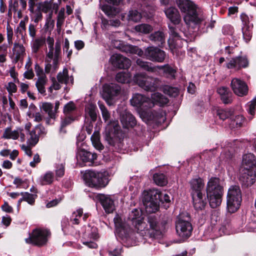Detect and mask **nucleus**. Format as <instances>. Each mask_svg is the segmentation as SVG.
<instances>
[{"label": "nucleus", "mask_w": 256, "mask_h": 256, "mask_svg": "<svg viewBox=\"0 0 256 256\" xmlns=\"http://www.w3.org/2000/svg\"><path fill=\"white\" fill-rule=\"evenodd\" d=\"M231 87L234 92L239 96L247 94L248 87L244 81L238 78H233L231 82Z\"/></svg>", "instance_id": "15"}, {"label": "nucleus", "mask_w": 256, "mask_h": 256, "mask_svg": "<svg viewBox=\"0 0 256 256\" xmlns=\"http://www.w3.org/2000/svg\"><path fill=\"white\" fill-rule=\"evenodd\" d=\"M148 222L150 228L156 232V234H162L166 228V224H158L156 218L150 216Z\"/></svg>", "instance_id": "27"}, {"label": "nucleus", "mask_w": 256, "mask_h": 256, "mask_svg": "<svg viewBox=\"0 0 256 256\" xmlns=\"http://www.w3.org/2000/svg\"><path fill=\"white\" fill-rule=\"evenodd\" d=\"M101 9L106 14L109 16H112L116 14L115 10L108 5L102 6Z\"/></svg>", "instance_id": "58"}, {"label": "nucleus", "mask_w": 256, "mask_h": 256, "mask_svg": "<svg viewBox=\"0 0 256 256\" xmlns=\"http://www.w3.org/2000/svg\"><path fill=\"white\" fill-rule=\"evenodd\" d=\"M141 116L144 121H154L156 123H160L165 120V117L162 112L158 113L155 112H143L141 114Z\"/></svg>", "instance_id": "22"}, {"label": "nucleus", "mask_w": 256, "mask_h": 256, "mask_svg": "<svg viewBox=\"0 0 256 256\" xmlns=\"http://www.w3.org/2000/svg\"><path fill=\"white\" fill-rule=\"evenodd\" d=\"M98 106L100 108L102 112V116L104 120L106 122L110 119V114L108 111L107 110L106 108L102 104L98 102Z\"/></svg>", "instance_id": "56"}, {"label": "nucleus", "mask_w": 256, "mask_h": 256, "mask_svg": "<svg viewBox=\"0 0 256 256\" xmlns=\"http://www.w3.org/2000/svg\"><path fill=\"white\" fill-rule=\"evenodd\" d=\"M54 174L52 172H46L40 178V183L42 185H46L52 184L54 180Z\"/></svg>", "instance_id": "40"}, {"label": "nucleus", "mask_w": 256, "mask_h": 256, "mask_svg": "<svg viewBox=\"0 0 256 256\" xmlns=\"http://www.w3.org/2000/svg\"><path fill=\"white\" fill-rule=\"evenodd\" d=\"M142 56L151 61L162 62L165 59L166 54L158 48L150 46L144 50Z\"/></svg>", "instance_id": "13"}, {"label": "nucleus", "mask_w": 256, "mask_h": 256, "mask_svg": "<svg viewBox=\"0 0 256 256\" xmlns=\"http://www.w3.org/2000/svg\"><path fill=\"white\" fill-rule=\"evenodd\" d=\"M151 101L154 104H158L160 106L164 105L168 102V99L166 97L159 92H154L152 94Z\"/></svg>", "instance_id": "30"}, {"label": "nucleus", "mask_w": 256, "mask_h": 256, "mask_svg": "<svg viewBox=\"0 0 256 256\" xmlns=\"http://www.w3.org/2000/svg\"><path fill=\"white\" fill-rule=\"evenodd\" d=\"M150 39L156 44L160 45L164 42V36L162 32L158 31L151 34Z\"/></svg>", "instance_id": "33"}, {"label": "nucleus", "mask_w": 256, "mask_h": 256, "mask_svg": "<svg viewBox=\"0 0 256 256\" xmlns=\"http://www.w3.org/2000/svg\"><path fill=\"white\" fill-rule=\"evenodd\" d=\"M218 92L224 104H228L232 102V94L228 88L226 87L220 88L218 89Z\"/></svg>", "instance_id": "31"}, {"label": "nucleus", "mask_w": 256, "mask_h": 256, "mask_svg": "<svg viewBox=\"0 0 256 256\" xmlns=\"http://www.w3.org/2000/svg\"><path fill=\"white\" fill-rule=\"evenodd\" d=\"M194 208L196 210H202L205 207L206 202L202 194H194L192 195Z\"/></svg>", "instance_id": "29"}, {"label": "nucleus", "mask_w": 256, "mask_h": 256, "mask_svg": "<svg viewBox=\"0 0 256 256\" xmlns=\"http://www.w3.org/2000/svg\"><path fill=\"white\" fill-rule=\"evenodd\" d=\"M13 34L12 28L8 24L6 26V37L9 44H12Z\"/></svg>", "instance_id": "64"}, {"label": "nucleus", "mask_w": 256, "mask_h": 256, "mask_svg": "<svg viewBox=\"0 0 256 256\" xmlns=\"http://www.w3.org/2000/svg\"><path fill=\"white\" fill-rule=\"evenodd\" d=\"M130 103L134 106L141 110L152 108L154 106V103L150 98L140 94L133 95L130 100Z\"/></svg>", "instance_id": "14"}, {"label": "nucleus", "mask_w": 256, "mask_h": 256, "mask_svg": "<svg viewBox=\"0 0 256 256\" xmlns=\"http://www.w3.org/2000/svg\"><path fill=\"white\" fill-rule=\"evenodd\" d=\"M96 106L90 104L86 106V112L88 114L91 118L94 120L96 119Z\"/></svg>", "instance_id": "49"}, {"label": "nucleus", "mask_w": 256, "mask_h": 256, "mask_svg": "<svg viewBox=\"0 0 256 256\" xmlns=\"http://www.w3.org/2000/svg\"><path fill=\"white\" fill-rule=\"evenodd\" d=\"M57 79L60 83L68 84L70 79L68 70L64 68L62 72H60L57 76Z\"/></svg>", "instance_id": "44"}, {"label": "nucleus", "mask_w": 256, "mask_h": 256, "mask_svg": "<svg viewBox=\"0 0 256 256\" xmlns=\"http://www.w3.org/2000/svg\"><path fill=\"white\" fill-rule=\"evenodd\" d=\"M64 174V166L63 164H58L56 169V178L63 176Z\"/></svg>", "instance_id": "62"}, {"label": "nucleus", "mask_w": 256, "mask_h": 256, "mask_svg": "<svg viewBox=\"0 0 256 256\" xmlns=\"http://www.w3.org/2000/svg\"><path fill=\"white\" fill-rule=\"evenodd\" d=\"M40 8L42 12L46 13L52 10V4L50 2H44L40 4Z\"/></svg>", "instance_id": "59"}, {"label": "nucleus", "mask_w": 256, "mask_h": 256, "mask_svg": "<svg viewBox=\"0 0 256 256\" xmlns=\"http://www.w3.org/2000/svg\"><path fill=\"white\" fill-rule=\"evenodd\" d=\"M164 93L172 97H176L178 94V90L176 88L166 86L163 90Z\"/></svg>", "instance_id": "50"}, {"label": "nucleus", "mask_w": 256, "mask_h": 256, "mask_svg": "<svg viewBox=\"0 0 256 256\" xmlns=\"http://www.w3.org/2000/svg\"><path fill=\"white\" fill-rule=\"evenodd\" d=\"M120 88L116 84H104L103 86L102 96L108 104H112L120 94Z\"/></svg>", "instance_id": "12"}, {"label": "nucleus", "mask_w": 256, "mask_h": 256, "mask_svg": "<svg viewBox=\"0 0 256 256\" xmlns=\"http://www.w3.org/2000/svg\"><path fill=\"white\" fill-rule=\"evenodd\" d=\"M166 17L175 25L180 24L181 17L178 10L174 7H170L164 10Z\"/></svg>", "instance_id": "23"}, {"label": "nucleus", "mask_w": 256, "mask_h": 256, "mask_svg": "<svg viewBox=\"0 0 256 256\" xmlns=\"http://www.w3.org/2000/svg\"><path fill=\"white\" fill-rule=\"evenodd\" d=\"M38 142V136L36 134V130H34L28 132L27 142L29 146H34Z\"/></svg>", "instance_id": "42"}, {"label": "nucleus", "mask_w": 256, "mask_h": 256, "mask_svg": "<svg viewBox=\"0 0 256 256\" xmlns=\"http://www.w3.org/2000/svg\"><path fill=\"white\" fill-rule=\"evenodd\" d=\"M96 158V154L90 152L83 149L78 150L76 154L77 160L80 164H92Z\"/></svg>", "instance_id": "20"}, {"label": "nucleus", "mask_w": 256, "mask_h": 256, "mask_svg": "<svg viewBox=\"0 0 256 256\" xmlns=\"http://www.w3.org/2000/svg\"><path fill=\"white\" fill-rule=\"evenodd\" d=\"M52 12L48 14L46 18V22L44 25L46 31L50 33L54 26V20L52 19Z\"/></svg>", "instance_id": "45"}, {"label": "nucleus", "mask_w": 256, "mask_h": 256, "mask_svg": "<svg viewBox=\"0 0 256 256\" xmlns=\"http://www.w3.org/2000/svg\"><path fill=\"white\" fill-rule=\"evenodd\" d=\"M136 62L138 66L148 72L158 75H164L169 78H174L176 70L168 64L153 66L151 63L140 58L138 59Z\"/></svg>", "instance_id": "4"}, {"label": "nucleus", "mask_w": 256, "mask_h": 256, "mask_svg": "<svg viewBox=\"0 0 256 256\" xmlns=\"http://www.w3.org/2000/svg\"><path fill=\"white\" fill-rule=\"evenodd\" d=\"M12 58L16 62H22L26 54L24 46L20 43L15 42L12 49Z\"/></svg>", "instance_id": "21"}, {"label": "nucleus", "mask_w": 256, "mask_h": 256, "mask_svg": "<svg viewBox=\"0 0 256 256\" xmlns=\"http://www.w3.org/2000/svg\"><path fill=\"white\" fill-rule=\"evenodd\" d=\"M6 89L7 90L8 92V94L10 95H12L13 93H15L16 92L17 86L14 82H8L6 86Z\"/></svg>", "instance_id": "63"}, {"label": "nucleus", "mask_w": 256, "mask_h": 256, "mask_svg": "<svg viewBox=\"0 0 256 256\" xmlns=\"http://www.w3.org/2000/svg\"><path fill=\"white\" fill-rule=\"evenodd\" d=\"M112 64L120 68H128L131 66L130 60L120 54H114L110 58Z\"/></svg>", "instance_id": "17"}, {"label": "nucleus", "mask_w": 256, "mask_h": 256, "mask_svg": "<svg viewBox=\"0 0 256 256\" xmlns=\"http://www.w3.org/2000/svg\"><path fill=\"white\" fill-rule=\"evenodd\" d=\"M20 195L23 196L24 200L30 204H33L34 202L36 195L30 194L28 192H21Z\"/></svg>", "instance_id": "51"}, {"label": "nucleus", "mask_w": 256, "mask_h": 256, "mask_svg": "<svg viewBox=\"0 0 256 256\" xmlns=\"http://www.w3.org/2000/svg\"><path fill=\"white\" fill-rule=\"evenodd\" d=\"M244 122V118L242 116H237L234 120H232L230 124L233 127L238 128L242 126Z\"/></svg>", "instance_id": "48"}, {"label": "nucleus", "mask_w": 256, "mask_h": 256, "mask_svg": "<svg viewBox=\"0 0 256 256\" xmlns=\"http://www.w3.org/2000/svg\"><path fill=\"white\" fill-rule=\"evenodd\" d=\"M242 202L240 188L236 185L230 186L226 196L227 210L230 213H234L239 208Z\"/></svg>", "instance_id": "5"}, {"label": "nucleus", "mask_w": 256, "mask_h": 256, "mask_svg": "<svg viewBox=\"0 0 256 256\" xmlns=\"http://www.w3.org/2000/svg\"><path fill=\"white\" fill-rule=\"evenodd\" d=\"M128 218L131 220L137 232L142 236L146 234L148 228L146 223L144 220V216L140 210L134 209L129 214Z\"/></svg>", "instance_id": "7"}, {"label": "nucleus", "mask_w": 256, "mask_h": 256, "mask_svg": "<svg viewBox=\"0 0 256 256\" xmlns=\"http://www.w3.org/2000/svg\"><path fill=\"white\" fill-rule=\"evenodd\" d=\"M120 130V126L118 120L110 122L107 124L104 132V138L109 144L113 146H116L119 141Z\"/></svg>", "instance_id": "10"}, {"label": "nucleus", "mask_w": 256, "mask_h": 256, "mask_svg": "<svg viewBox=\"0 0 256 256\" xmlns=\"http://www.w3.org/2000/svg\"><path fill=\"white\" fill-rule=\"evenodd\" d=\"M256 107V97L247 104L248 112L250 114L249 118L252 120L255 114Z\"/></svg>", "instance_id": "47"}, {"label": "nucleus", "mask_w": 256, "mask_h": 256, "mask_svg": "<svg viewBox=\"0 0 256 256\" xmlns=\"http://www.w3.org/2000/svg\"><path fill=\"white\" fill-rule=\"evenodd\" d=\"M141 18V14L136 10L129 11L127 15V19L128 22H139Z\"/></svg>", "instance_id": "38"}, {"label": "nucleus", "mask_w": 256, "mask_h": 256, "mask_svg": "<svg viewBox=\"0 0 256 256\" xmlns=\"http://www.w3.org/2000/svg\"><path fill=\"white\" fill-rule=\"evenodd\" d=\"M0 47H2V49L0 50V62L4 63L6 60L8 46L4 44L0 45Z\"/></svg>", "instance_id": "53"}, {"label": "nucleus", "mask_w": 256, "mask_h": 256, "mask_svg": "<svg viewBox=\"0 0 256 256\" xmlns=\"http://www.w3.org/2000/svg\"><path fill=\"white\" fill-rule=\"evenodd\" d=\"M241 170H256V158L254 154L248 153L243 156Z\"/></svg>", "instance_id": "19"}, {"label": "nucleus", "mask_w": 256, "mask_h": 256, "mask_svg": "<svg viewBox=\"0 0 256 256\" xmlns=\"http://www.w3.org/2000/svg\"><path fill=\"white\" fill-rule=\"evenodd\" d=\"M83 213L82 210V209H78L73 212L72 216V223L74 224H78V218H80L82 216V214Z\"/></svg>", "instance_id": "60"}, {"label": "nucleus", "mask_w": 256, "mask_h": 256, "mask_svg": "<svg viewBox=\"0 0 256 256\" xmlns=\"http://www.w3.org/2000/svg\"><path fill=\"white\" fill-rule=\"evenodd\" d=\"M176 2L181 12L186 14L184 20L187 25L198 24L202 20L198 17L196 6L190 0H176Z\"/></svg>", "instance_id": "2"}, {"label": "nucleus", "mask_w": 256, "mask_h": 256, "mask_svg": "<svg viewBox=\"0 0 256 256\" xmlns=\"http://www.w3.org/2000/svg\"><path fill=\"white\" fill-rule=\"evenodd\" d=\"M206 194L211 208H216L222 203L224 193L223 187L220 180L216 177L211 178L206 184Z\"/></svg>", "instance_id": "1"}, {"label": "nucleus", "mask_w": 256, "mask_h": 256, "mask_svg": "<svg viewBox=\"0 0 256 256\" xmlns=\"http://www.w3.org/2000/svg\"><path fill=\"white\" fill-rule=\"evenodd\" d=\"M120 120L125 128L133 127L136 124L134 117L130 112H125L120 116Z\"/></svg>", "instance_id": "26"}, {"label": "nucleus", "mask_w": 256, "mask_h": 256, "mask_svg": "<svg viewBox=\"0 0 256 256\" xmlns=\"http://www.w3.org/2000/svg\"><path fill=\"white\" fill-rule=\"evenodd\" d=\"M100 200L106 212L110 213L114 210L115 208L114 202L110 196L102 195L100 196Z\"/></svg>", "instance_id": "25"}, {"label": "nucleus", "mask_w": 256, "mask_h": 256, "mask_svg": "<svg viewBox=\"0 0 256 256\" xmlns=\"http://www.w3.org/2000/svg\"><path fill=\"white\" fill-rule=\"evenodd\" d=\"M232 114L230 110L219 109L217 110V115L222 120H225L229 118Z\"/></svg>", "instance_id": "52"}, {"label": "nucleus", "mask_w": 256, "mask_h": 256, "mask_svg": "<svg viewBox=\"0 0 256 256\" xmlns=\"http://www.w3.org/2000/svg\"><path fill=\"white\" fill-rule=\"evenodd\" d=\"M158 194V190H154L144 194L142 200L147 212H155L158 210L160 196Z\"/></svg>", "instance_id": "8"}, {"label": "nucleus", "mask_w": 256, "mask_h": 256, "mask_svg": "<svg viewBox=\"0 0 256 256\" xmlns=\"http://www.w3.org/2000/svg\"><path fill=\"white\" fill-rule=\"evenodd\" d=\"M118 49H120L121 51L126 53H130L132 54H136L140 56H142L144 54V51L140 49L136 46H133L130 44H123L122 46H120L119 45H116Z\"/></svg>", "instance_id": "28"}, {"label": "nucleus", "mask_w": 256, "mask_h": 256, "mask_svg": "<svg viewBox=\"0 0 256 256\" xmlns=\"http://www.w3.org/2000/svg\"><path fill=\"white\" fill-rule=\"evenodd\" d=\"M248 62L246 56H236L232 58L226 64L228 69H234L236 70L241 68H246L248 66Z\"/></svg>", "instance_id": "16"}, {"label": "nucleus", "mask_w": 256, "mask_h": 256, "mask_svg": "<svg viewBox=\"0 0 256 256\" xmlns=\"http://www.w3.org/2000/svg\"><path fill=\"white\" fill-rule=\"evenodd\" d=\"M190 184L192 190V195L202 194V191L204 186L202 179L200 178H193L190 181Z\"/></svg>", "instance_id": "24"}, {"label": "nucleus", "mask_w": 256, "mask_h": 256, "mask_svg": "<svg viewBox=\"0 0 256 256\" xmlns=\"http://www.w3.org/2000/svg\"><path fill=\"white\" fill-rule=\"evenodd\" d=\"M131 76L128 72H120L116 76V81L121 83H128L130 80Z\"/></svg>", "instance_id": "37"}, {"label": "nucleus", "mask_w": 256, "mask_h": 256, "mask_svg": "<svg viewBox=\"0 0 256 256\" xmlns=\"http://www.w3.org/2000/svg\"><path fill=\"white\" fill-rule=\"evenodd\" d=\"M63 52L64 54H66L67 57L70 59L72 54V49L70 50V43L67 38L64 39Z\"/></svg>", "instance_id": "54"}, {"label": "nucleus", "mask_w": 256, "mask_h": 256, "mask_svg": "<svg viewBox=\"0 0 256 256\" xmlns=\"http://www.w3.org/2000/svg\"><path fill=\"white\" fill-rule=\"evenodd\" d=\"M91 140L93 146L98 150H102L103 146L100 141V135L98 132H94L91 136Z\"/></svg>", "instance_id": "46"}, {"label": "nucleus", "mask_w": 256, "mask_h": 256, "mask_svg": "<svg viewBox=\"0 0 256 256\" xmlns=\"http://www.w3.org/2000/svg\"><path fill=\"white\" fill-rule=\"evenodd\" d=\"M26 30V23L24 20H21L18 24V26L16 28V34H19L22 36V38H24V36L23 35V32H25Z\"/></svg>", "instance_id": "55"}, {"label": "nucleus", "mask_w": 256, "mask_h": 256, "mask_svg": "<svg viewBox=\"0 0 256 256\" xmlns=\"http://www.w3.org/2000/svg\"><path fill=\"white\" fill-rule=\"evenodd\" d=\"M134 82L145 90L154 92L158 90L161 82L158 78H154L144 74H138L133 79Z\"/></svg>", "instance_id": "6"}, {"label": "nucleus", "mask_w": 256, "mask_h": 256, "mask_svg": "<svg viewBox=\"0 0 256 256\" xmlns=\"http://www.w3.org/2000/svg\"><path fill=\"white\" fill-rule=\"evenodd\" d=\"M2 138L4 139H12L16 140L18 139V132L17 128L14 130H12L10 128H6L2 134Z\"/></svg>", "instance_id": "32"}, {"label": "nucleus", "mask_w": 256, "mask_h": 256, "mask_svg": "<svg viewBox=\"0 0 256 256\" xmlns=\"http://www.w3.org/2000/svg\"><path fill=\"white\" fill-rule=\"evenodd\" d=\"M154 180L155 183L160 186H164L167 184V180L163 174H155L153 176Z\"/></svg>", "instance_id": "43"}, {"label": "nucleus", "mask_w": 256, "mask_h": 256, "mask_svg": "<svg viewBox=\"0 0 256 256\" xmlns=\"http://www.w3.org/2000/svg\"><path fill=\"white\" fill-rule=\"evenodd\" d=\"M45 42L46 40L44 38L40 37L36 38L32 44V52L36 53Z\"/></svg>", "instance_id": "36"}, {"label": "nucleus", "mask_w": 256, "mask_h": 256, "mask_svg": "<svg viewBox=\"0 0 256 256\" xmlns=\"http://www.w3.org/2000/svg\"><path fill=\"white\" fill-rule=\"evenodd\" d=\"M47 82L46 78H38V80L36 83V87L38 89V90L40 93L42 94H45L46 90H45V85Z\"/></svg>", "instance_id": "41"}, {"label": "nucleus", "mask_w": 256, "mask_h": 256, "mask_svg": "<svg viewBox=\"0 0 256 256\" xmlns=\"http://www.w3.org/2000/svg\"><path fill=\"white\" fill-rule=\"evenodd\" d=\"M40 108L44 112L48 114V116L50 118H54L55 112L53 110V105L50 102H42L40 106Z\"/></svg>", "instance_id": "34"}, {"label": "nucleus", "mask_w": 256, "mask_h": 256, "mask_svg": "<svg viewBox=\"0 0 256 256\" xmlns=\"http://www.w3.org/2000/svg\"><path fill=\"white\" fill-rule=\"evenodd\" d=\"M176 229L178 235L180 238V242L190 236L192 228L188 220H184L180 216L176 222Z\"/></svg>", "instance_id": "11"}, {"label": "nucleus", "mask_w": 256, "mask_h": 256, "mask_svg": "<svg viewBox=\"0 0 256 256\" xmlns=\"http://www.w3.org/2000/svg\"><path fill=\"white\" fill-rule=\"evenodd\" d=\"M256 180V170H241V174L240 180L242 184L249 186L252 185Z\"/></svg>", "instance_id": "18"}, {"label": "nucleus", "mask_w": 256, "mask_h": 256, "mask_svg": "<svg viewBox=\"0 0 256 256\" xmlns=\"http://www.w3.org/2000/svg\"><path fill=\"white\" fill-rule=\"evenodd\" d=\"M83 178L87 186L96 188L105 187L109 182L106 172L92 170H86Z\"/></svg>", "instance_id": "3"}, {"label": "nucleus", "mask_w": 256, "mask_h": 256, "mask_svg": "<svg viewBox=\"0 0 256 256\" xmlns=\"http://www.w3.org/2000/svg\"><path fill=\"white\" fill-rule=\"evenodd\" d=\"M134 30L140 34H147L152 30V28L148 24H142L135 26Z\"/></svg>", "instance_id": "35"}, {"label": "nucleus", "mask_w": 256, "mask_h": 256, "mask_svg": "<svg viewBox=\"0 0 256 256\" xmlns=\"http://www.w3.org/2000/svg\"><path fill=\"white\" fill-rule=\"evenodd\" d=\"M76 108V106L75 104L72 102H70L64 106V112L65 114H68L74 110Z\"/></svg>", "instance_id": "57"}, {"label": "nucleus", "mask_w": 256, "mask_h": 256, "mask_svg": "<svg viewBox=\"0 0 256 256\" xmlns=\"http://www.w3.org/2000/svg\"><path fill=\"white\" fill-rule=\"evenodd\" d=\"M60 52V46L58 42H56L54 50V56L52 60V63L51 64L54 70H56L58 65V56Z\"/></svg>", "instance_id": "39"}, {"label": "nucleus", "mask_w": 256, "mask_h": 256, "mask_svg": "<svg viewBox=\"0 0 256 256\" xmlns=\"http://www.w3.org/2000/svg\"><path fill=\"white\" fill-rule=\"evenodd\" d=\"M50 234V232L48 230L37 228L32 230L29 237L26 238L25 240L27 244L42 246L46 243Z\"/></svg>", "instance_id": "9"}, {"label": "nucleus", "mask_w": 256, "mask_h": 256, "mask_svg": "<svg viewBox=\"0 0 256 256\" xmlns=\"http://www.w3.org/2000/svg\"><path fill=\"white\" fill-rule=\"evenodd\" d=\"M114 222L116 228V231L120 233L125 232V227L123 224L120 222L119 218H114Z\"/></svg>", "instance_id": "61"}]
</instances>
